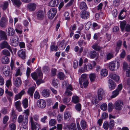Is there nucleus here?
<instances>
[{
    "instance_id": "nucleus-1",
    "label": "nucleus",
    "mask_w": 130,
    "mask_h": 130,
    "mask_svg": "<svg viewBox=\"0 0 130 130\" xmlns=\"http://www.w3.org/2000/svg\"><path fill=\"white\" fill-rule=\"evenodd\" d=\"M36 72L31 73V76L33 79L36 80L37 85H39L41 83H43L44 82L42 79L43 78V74L40 69H37Z\"/></svg>"
},
{
    "instance_id": "nucleus-2",
    "label": "nucleus",
    "mask_w": 130,
    "mask_h": 130,
    "mask_svg": "<svg viewBox=\"0 0 130 130\" xmlns=\"http://www.w3.org/2000/svg\"><path fill=\"white\" fill-rule=\"evenodd\" d=\"M3 74L5 76L9 77L11 79L12 73H11L10 67L8 66H5L3 68Z\"/></svg>"
},
{
    "instance_id": "nucleus-3",
    "label": "nucleus",
    "mask_w": 130,
    "mask_h": 130,
    "mask_svg": "<svg viewBox=\"0 0 130 130\" xmlns=\"http://www.w3.org/2000/svg\"><path fill=\"white\" fill-rule=\"evenodd\" d=\"M19 39L18 36L14 35L12 36L10 38V43L11 45L15 47L17 46L19 42Z\"/></svg>"
},
{
    "instance_id": "nucleus-4",
    "label": "nucleus",
    "mask_w": 130,
    "mask_h": 130,
    "mask_svg": "<svg viewBox=\"0 0 130 130\" xmlns=\"http://www.w3.org/2000/svg\"><path fill=\"white\" fill-rule=\"evenodd\" d=\"M57 12V9L55 8H52L47 12V16L50 19H52L55 16Z\"/></svg>"
},
{
    "instance_id": "nucleus-5",
    "label": "nucleus",
    "mask_w": 130,
    "mask_h": 130,
    "mask_svg": "<svg viewBox=\"0 0 130 130\" xmlns=\"http://www.w3.org/2000/svg\"><path fill=\"white\" fill-rule=\"evenodd\" d=\"M123 88L121 84H120L118 86L117 88L112 92V95L111 97V98H113L116 97L119 94V92L121 91Z\"/></svg>"
},
{
    "instance_id": "nucleus-6",
    "label": "nucleus",
    "mask_w": 130,
    "mask_h": 130,
    "mask_svg": "<svg viewBox=\"0 0 130 130\" xmlns=\"http://www.w3.org/2000/svg\"><path fill=\"white\" fill-rule=\"evenodd\" d=\"M37 105L38 107L41 109H43L46 107V103L44 100L40 99L37 101Z\"/></svg>"
},
{
    "instance_id": "nucleus-7",
    "label": "nucleus",
    "mask_w": 130,
    "mask_h": 130,
    "mask_svg": "<svg viewBox=\"0 0 130 130\" xmlns=\"http://www.w3.org/2000/svg\"><path fill=\"white\" fill-rule=\"evenodd\" d=\"M28 118L27 117L24 118L22 115L19 116L18 118V121L20 125H23V123L26 122V124L28 123Z\"/></svg>"
},
{
    "instance_id": "nucleus-8",
    "label": "nucleus",
    "mask_w": 130,
    "mask_h": 130,
    "mask_svg": "<svg viewBox=\"0 0 130 130\" xmlns=\"http://www.w3.org/2000/svg\"><path fill=\"white\" fill-rule=\"evenodd\" d=\"M115 109L117 110H121L123 106V103L121 100H118L115 103Z\"/></svg>"
},
{
    "instance_id": "nucleus-9",
    "label": "nucleus",
    "mask_w": 130,
    "mask_h": 130,
    "mask_svg": "<svg viewBox=\"0 0 130 130\" xmlns=\"http://www.w3.org/2000/svg\"><path fill=\"white\" fill-rule=\"evenodd\" d=\"M8 22L7 18L5 17H2L0 21V27L3 28H5L7 25Z\"/></svg>"
},
{
    "instance_id": "nucleus-10",
    "label": "nucleus",
    "mask_w": 130,
    "mask_h": 130,
    "mask_svg": "<svg viewBox=\"0 0 130 130\" xmlns=\"http://www.w3.org/2000/svg\"><path fill=\"white\" fill-rule=\"evenodd\" d=\"M0 47L2 49L7 48L9 49L11 52H12L10 46L8 45V43L7 41H4L2 42L0 44Z\"/></svg>"
},
{
    "instance_id": "nucleus-11",
    "label": "nucleus",
    "mask_w": 130,
    "mask_h": 130,
    "mask_svg": "<svg viewBox=\"0 0 130 130\" xmlns=\"http://www.w3.org/2000/svg\"><path fill=\"white\" fill-rule=\"evenodd\" d=\"M73 89L72 86L71 85L67 86L66 88V91L64 92L65 95L67 96L72 95V93L71 91L73 90Z\"/></svg>"
},
{
    "instance_id": "nucleus-12",
    "label": "nucleus",
    "mask_w": 130,
    "mask_h": 130,
    "mask_svg": "<svg viewBox=\"0 0 130 130\" xmlns=\"http://www.w3.org/2000/svg\"><path fill=\"white\" fill-rule=\"evenodd\" d=\"M30 121L31 125V129H36L38 128V130H39L40 127V124L34 122L33 120V118L31 117H30Z\"/></svg>"
},
{
    "instance_id": "nucleus-13",
    "label": "nucleus",
    "mask_w": 130,
    "mask_h": 130,
    "mask_svg": "<svg viewBox=\"0 0 130 130\" xmlns=\"http://www.w3.org/2000/svg\"><path fill=\"white\" fill-rule=\"evenodd\" d=\"M80 15L82 19H87L89 17L90 13L87 11H82L80 13Z\"/></svg>"
},
{
    "instance_id": "nucleus-14",
    "label": "nucleus",
    "mask_w": 130,
    "mask_h": 130,
    "mask_svg": "<svg viewBox=\"0 0 130 130\" xmlns=\"http://www.w3.org/2000/svg\"><path fill=\"white\" fill-rule=\"evenodd\" d=\"M104 94V92L102 88H100L98 89L97 94L98 99L100 101L102 100Z\"/></svg>"
},
{
    "instance_id": "nucleus-15",
    "label": "nucleus",
    "mask_w": 130,
    "mask_h": 130,
    "mask_svg": "<svg viewBox=\"0 0 130 130\" xmlns=\"http://www.w3.org/2000/svg\"><path fill=\"white\" fill-rule=\"evenodd\" d=\"M44 12L42 10L39 11L36 13L37 19L39 20H42L44 17Z\"/></svg>"
},
{
    "instance_id": "nucleus-16",
    "label": "nucleus",
    "mask_w": 130,
    "mask_h": 130,
    "mask_svg": "<svg viewBox=\"0 0 130 130\" xmlns=\"http://www.w3.org/2000/svg\"><path fill=\"white\" fill-rule=\"evenodd\" d=\"M59 3V0H51L48 3V6L51 7H54L58 6Z\"/></svg>"
},
{
    "instance_id": "nucleus-17",
    "label": "nucleus",
    "mask_w": 130,
    "mask_h": 130,
    "mask_svg": "<svg viewBox=\"0 0 130 130\" xmlns=\"http://www.w3.org/2000/svg\"><path fill=\"white\" fill-rule=\"evenodd\" d=\"M18 56L23 59H24L26 57L25 50L22 49L19 51L18 52Z\"/></svg>"
},
{
    "instance_id": "nucleus-18",
    "label": "nucleus",
    "mask_w": 130,
    "mask_h": 130,
    "mask_svg": "<svg viewBox=\"0 0 130 130\" xmlns=\"http://www.w3.org/2000/svg\"><path fill=\"white\" fill-rule=\"evenodd\" d=\"M10 117L12 118V121L13 122H16L17 119V116L15 114V111L13 109H12L10 113Z\"/></svg>"
},
{
    "instance_id": "nucleus-19",
    "label": "nucleus",
    "mask_w": 130,
    "mask_h": 130,
    "mask_svg": "<svg viewBox=\"0 0 130 130\" xmlns=\"http://www.w3.org/2000/svg\"><path fill=\"white\" fill-rule=\"evenodd\" d=\"M109 77L114 80L116 82H118L119 80V76L114 73H111L109 75Z\"/></svg>"
},
{
    "instance_id": "nucleus-20",
    "label": "nucleus",
    "mask_w": 130,
    "mask_h": 130,
    "mask_svg": "<svg viewBox=\"0 0 130 130\" xmlns=\"http://www.w3.org/2000/svg\"><path fill=\"white\" fill-rule=\"evenodd\" d=\"M25 93V92L24 90H22L18 94L15 95L14 98V101H16L19 99H20L22 96Z\"/></svg>"
},
{
    "instance_id": "nucleus-21",
    "label": "nucleus",
    "mask_w": 130,
    "mask_h": 130,
    "mask_svg": "<svg viewBox=\"0 0 130 130\" xmlns=\"http://www.w3.org/2000/svg\"><path fill=\"white\" fill-rule=\"evenodd\" d=\"M50 94V90L47 89H45L43 90L42 93V96L45 98H47L49 97Z\"/></svg>"
},
{
    "instance_id": "nucleus-22",
    "label": "nucleus",
    "mask_w": 130,
    "mask_h": 130,
    "mask_svg": "<svg viewBox=\"0 0 130 130\" xmlns=\"http://www.w3.org/2000/svg\"><path fill=\"white\" fill-rule=\"evenodd\" d=\"M7 36L5 32L2 30H0V41L3 40H6Z\"/></svg>"
},
{
    "instance_id": "nucleus-23",
    "label": "nucleus",
    "mask_w": 130,
    "mask_h": 130,
    "mask_svg": "<svg viewBox=\"0 0 130 130\" xmlns=\"http://www.w3.org/2000/svg\"><path fill=\"white\" fill-rule=\"evenodd\" d=\"M108 82L109 83V89L111 90H113L114 89L116 86L115 83L111 79H109Z\"/></svg>"
},
{
    "instance_id": "nucleus-24",
    "label": "nucleus",
    "mask_w": 130,
    "mask_h": 130,
    "mask_svg": "<svg viewBox=\"0 0 130 130\" xmlns=\"http://www.w3.org/2000/svg\"><path fill=\"white\" fill-rule=\"evenodd\" d=\"M21 103L20 101H18L15 103V105L16 108L19 111H22V109L21 106Z\"/></svg>"
},
{
    "instance_id": "nucleus-25",
    "label": "nucleus",
    "mask_w": 130,
    "mask_h": 130,
    "mask_svg": "<svg viewBox=\"0 0 130 130\" xmlns=\"http://www.w3.org/2000/svg\"><path fill=\"white\" fill-rule=\"evenodd\" d=\"M15 32L14 30L11 27L9 28L7 30L8 35L10 36H13Z\"/></svg>"
},
{
    "instance_id": "nucleus-26",
    "label": "nucleus",
    "mask_w": 130,
    "mask_h": 130,
    "mask_svg": "<svg viewBox=\"0 0 130 130\" xmlns=\"http://www.w3.org/2000/svg\"><path fill=\"white\" fill-rule=\"evenodd\" d=\"M87 75L86 74H82L81 76V79L79 80V84L80 85H82L83 82L84 81L87 80L86 79Z\"/></svg>"
},
{
    "instance_id": "nucleus-27",
    "label": "nucleus",
    "mask_w": 130,
    "mask_h": 130,
    "mask_svg": "<svg viewBox=\"0 0 130 130\" xmlns=\"http://www.w3.org/2000/svg\"><path fill=\"white\" fill-rule=\"evenodd\" d=\"M35 90V88L34 87H30L28 90L27 93L31 97H32Z\"/></svg>"
},
{
    "instance_id": "nucleus-28",
    "label": "nucleus",
    "mask_w": 130,
    "mask_h": 130,
    "mask_svg": "<svg viewBox=\"0 0 130 130\" xmlns=\"http://www.w3.org/2000/svg\"><path fill=\"white\" fill-rule=\"evenodd\" d=\"M67 127L69 130H76V129L75 123H72L69 125H67Z\"/></svg>"
},
{
    "instance_id": "nucleus-29",
    "label": "nucleus",
    "mask_w": 130,
    "mask_h": 130,
    "mask_svg": "<svg viewBox=\"0 0 130 130\" xmlns=\"http://www.w3.org/2000/svg\"><path fill=\"white\" fill-rule=\"evenodd\" d=\"M22 83V81L21 78L20 77H18L16 79L15 81V84L16 87H19L21 85Z\"/></svg>"
},
{
    "instance_id": "nucleus-30",
    "label": "nucleus",
    "mask_w": 130,
    "mask_h": 130,
    "mask_svg": "<svg viewBox=\"0 0 130 130\" xmlns=\"http://www.w3.org/2000/svg\"><path fill=\"white\" fill-rule=\"evenodd\" d=\"M80 8L83 10H85L87 8V7L86 3L84 2H82L80 5Z\"/></svg>"
},
{
    "instance_id": "nucleus-31",
    "label": "nucleus",
    "mask_w": 130,
    "mask_h": 130,
    "mask_svg": "<svg viewBox=\"0 0 130 130\" xmlns=\"http://www.w3.org/2000/svg\"><path fill=\"white\" fill-rule=\"evenodd\" d=\"M36 5L34 3H31L28 4L27 7L29 10L30 11L34 10L36 9Z\"/></svg>"
},
{
    "instance_id": "nucleus-32",
    "label": "nucleus",
    "mask_w": 130,
    "mask_h": 130,
    "mask_svg": "<svg viewBox=\"0 0 130 130\" xmlns=\"http://www.w3.org/2000/svg\"><path fill=\"white\" fill-rule=\"evenodd\" d=\"M116 67V65L113 62H111L109 63L108 68L111 71L115 70Z\"/></svg>"
},
{
    "instance_id": "nucleus-33",
    "label": "nucleus",
    "mask_w": 130,
    "mask_h": 130,
    "mask_svg": "<svg viewBox=\"0 0 130 130\" xmlns=\"http://www.w3.org/2000/svg\"><path fill=\"white\" fill-rule=\"evenodd\" d=\"M71 98L69 96H64L62 99L63 103L64 104H66L70 102Z\"/></svg>"
},
{
    "instance_id": "nucleus-34",
    "label": "nucleus",
    "mask_w": 130,
    "mask_h": 130,
    "mask_svg": "<svg viewBox=\"0 0 130 130\" xmlns=\"http://www.w3.org/2000/svg\"><path fill=\"white\" fill-rule=\"evenodd\" d=\"M80 124L81 126L83 129H84L86 128L87 124L85 120H82L80 121Z\"/></svg>"
},
{
    "instance_id": "nucleus-35",
    "label": "nucleus",
    "mask_w": 130,
    "mask_h": 130,
    "mask_svg": "<svg viewBox=\"0 0 130 130\" xmlns=\"http://www.w3.org/2000/svg\"><path fill=\"white\" fill-rule=\"evenodd\" d=\"M2 61L3 63L7 64L9 63V61L7 56H4L2 58Z\"/></svg>"
},
{
    "instance_id": "nucleus-36",
    "label": "nucleus",
    "mask_w": 130,
    "mask_h": 130,
    "mask_svg": "<svg viewBox=\"0 0 130 130\" xmlns=\"http://www.w3.org/2000/svg\"><path fill=\"white\" fill-rule=\"evenodd\" d=\"M31 57L30 56V59H28L27 60V64L29 67H31V63H34V61L35 60V58H32L31 59Z\"/></svg>"
},
{
    "instance_id": "nucleus-37",
    "label": "nucleus",
    "mask_w": 130,
    "mask_h": 130,
    "mask_svg": "<svg viewBox=\"0 0 130 130\" xmlns=\"http://www.w3.org/2000/svg\"><path fill=\"white\" fill-rule=\"evenodd\" d=\"M31 57L30 56V59H28L27 60V64L29 67H31V63H34V61L35 60V58H32L31 59Z\"/></svg>"
},
{
    "instance_id": "nucleus-38",
    "label": "nucleus",
    "mask_w": 130,
    "mask_h": 130,
    "mask_svg": "<svg viewBox=\"0 0 130 130\" xmlns=\"http://www.w3.org/2000/svg\"><path fill=\"white\" fill-rule=\"evenodd\" d=\"M22 103L23 106L24 108H26L28 107V101L27 98H25L23 101Z\"/></svg>"
},
{
    "instance_id": "nucleus-39",
    "label": "nucleus",
    "mask_w": 130,
    "mask_h": 130,
    "mask_svg": "<svg viewBox=\"0 0 130 130\" xmlns=\"http://www.w3.org/2000/svg\"><path fill=\"white\" fill-rule=\"evenodd\" d=\"M122 44V41L120 40H119L117 42L116 48V51L117 53L118 52L119 50L120 49Z\"/></svg>"
},
{
    "instance_id": "nucleus-40",
    "label": "nucleus",
    "mask_w": 130,
    "mask_h": 130,
    "mask_svg": "<svg viewBox=\"0 0 130 130\" xmlns=\"http://www.w3.org/2000/svg\"><path fill=\"white\" fill-rule=\"evenodd\" d=\"M91 100L92 104H95L98 103V100L97 96H96L92 97Z\"/></svg>"
},
{
    "instance_id": "nucleus-41",
    "label": "nucleus",
    "mask_w": 130,
    "mask_h": 130,
    "mask_svg": "<svg viewBox=\"0 0 130 130\" xmlns=\"http://www.w3.org/2000/svg\"><path fill=\"white\" fill-rule=\"evenodd\" d=\"M72 101L74 103H77L79 102V97L77 96H73L72 98Z\"/></svg>"
},
{
    "instance_id": "nucleus-42",
    "label": "nucleus",
    "mask_w": 130,
    "mask_h": 130,
    "mask_svg": "<svg viewBox=\"0 0 130 130\" xmlns=\"http://www.w3.org/2000/svg\"><path fill=\"white\" fill-rule=\"evenodd\" d=\"M100 27V26L96 23L94 22L92 23V29L94 30L99 29Z\"/></svg>"
},
{
    "instance_id": "nucleus-43",
    "label": "nucleus",
    "mask_w": 130,
    "mask_h": 130,
    "mask_svg": "<svg viewBox=\"0 0 130 130\" xmlns=\"http://www.w3.org/2000/svg\"><path fill=\"white\" fill-rule=\"evenodd\" d=\"M89 77L91 81L93 82L94 81L95 79L96 75L94 73H91L90 74Z\"/></svg>"
},
{
    "instance_id": "nucleus-44",
    "label": "nucleus",
    "mask_w": 130,
    "mask_h": 130,
    "mask_svg": "<svg viewBox=\"0 0 130 130\" xmlns=\"http://www.w3.org/2000/svg\"><path fill=\"white\" fill-rule=\"evenodd\" d=\"M13 4L19 7L22 3L20 0H11Z\"/></svg>"
},
{
    "instance_id": "nucleus-45",
    "label": "nucleus",
    "mask_w": 130,
    "mask_h": 130,
    "mask_svg": "<svg viewBox=\"0 0 130 130\" xmlns=\"http://www.w3.org/2000/svg\"><path fill=\"white\" fill-rule=\"evenodd\" d=\"M23 125H21L20 130H27L28 123L26 124V122L23 123Z\"/></svg>"
},
{
    "instance_id": "nucleus-46",
    "label": "nucleus",
    "mask_w": 130,
    "mask_h": 130,
    "mask_svg": "<svg viewBox=\"0 0 130 130\" xmlns=\"http://www.w3.org/2000/svg\"><path fill=\"white\" fill-rule=\"evenodd\" d=\"M97 53L94 51H91L90 53V56L92 58H95L96 56Z\"/></svg>"
},
{
    "instance_id": "nucleus-47",
    "label": "nucleus",
    "mask_w": 130,
    "mask_h": 130,
    "mask_svg": "<svg viewBox=\"0 0 130 130\" xmlns=\"http://www.w3.org/2000/svg\"><path fill=\"white\" fill-rule=\"evenodd\" d=\"M107 70L105 69H102L101 71V74L102 76H105L107 75Z\"/></svg>"
},
{
    "instance_id": "nucleus-48",
    "label": "nucleus",
    "mask_w": 130,
    "mask_h": 130,
    "mask_svg": "<svg viewBox=\"0 0 130 130\" xmlns=\"http://www.w3.org/2000/svg\"><path fill=\"white\" fill-rule=\"evenodd\" d=\"M92 67L91 64H88L87 65H85L84 66V69L87 71L90 70L92 68Z\"/></svg>"
},
{
    "instance_id": "nucleus-49",
    "label": "nucleus",
    "mask_w": 130,
    "mask_h": 130,
    "mask_svg": "<svg viewBox=\"0 0 130 130\" xmlns=\"http://www.w3.org/2000/svg\"><path fill=\"white\" fill-rule=\"evenodd\" d=\"M64 41L62 40L60 42L59 44V48L61 50H64L65 47L66 45L64 43Z\"/></svg>"
},
{
    "instance_id": "nucleus-50",
    "label": "nucleus",
    "mask_w": 130,
    "mask_h": 130,
    "mask_svg": "<svg viewBox=\"0 0 130 130\" xmlns=\"http://www.w3.org/2000/svg\"><path fill=\"white\" fill-rule=\"evenodd\" d=\"M56 123V120L55 119H51L50 120L49 122V125L51 126H54Z\"/></svg>"
},
{
    "instance_id": "nucleus-51",
    "label": "nucleus",
    "mask_w": 130,
    "mask_h": 130,
    "mask_svg": "<svg viewBox=\"0 0 130 130\" xmlns=\"http://www.w3.org/2000/svg\"><path fill=\"white\" fill-rule=\"evenodd\" d=\"M58 78L60 80H63L64 77V75L63 73L62 72H59L57 75Z\"/></svg>"
},
{
    "instance_id": "nucleus-52",
    "label": "nucleus",
    "mask_w": 130,
    "mask_h": 130,
    "mask_svg": "<svg viewBox=\"0 0 130 130\" xmlns=\"http://www.w3.org/2000/svg\"><path fill=\"white\" fill-rule=\"evenodd\" d=\"M106 59L107 60H109L113 57L114 55L112 53H109L106 54Z\"/></svg>"
},
{
    "instance_id": "nucleus-53",
    "label": "nucleus",
    "mask_w": 130,
    "mask_h": 130,
    "mask_svg": "<svg viewBox=\"0 0 130 130\" xmlns=\"http://www.w3.org/2000/svg\"><path fill=\"white\" fill-rule=\"evenodd\" d=\"M115 125V121L113 120H111L109 122V128L110 130H111L113 128Z\"/></svg>"
},
{
    "instance_id": "nucleus-54",
    "label": "nucleus",
    "mask_w": 130,
    "mask_h": 130,
    "mask_svg": "<svg viewBox=\"0 0 130 130\" xmlns=\"http://www.w3.org/2000/svg\"><path fill=\"white\" fill-rule=\"evenodd\" d=\"M126 25L125 21H123L120 23V27L122 31H123L125 29V27Z\"/></svg>"
},
{
    "instance_id": "nucleus-55",
    "label": "nucleus",
    "mask_w": 130,
    "mask_h": 130,
    "mask_svg": "<svg viewBox=\"0 0 130 130\" xmlns=\"http://www.w3.org/2000/svg\"><path fill=\"white\" fill-rule=\"evenodd\" d=\"M113 108V105L111 103H109L108 104V110L109 112H111Z\"/></svg>"
},
{
    "instance_id": "nucleus-56",
    "label": "nucleus",
    "mask_w": 130,
    "mask_h": 130,
    "mask_svg": "<svg viewBox=\"0 0 130 130\" xmlns=\"http://www.w3.org/2000/svg\"><path fill=\"white\" fill-rule=\"evenodd\" d=\"M9 127L10 130H15L16 125L14 123H11L9 124Z\"/></svg>"
},
{
    "instance_id": "nucleus-57",
    "label": "nucleus",
    "mask_w": 130,
    "mask_h": 130,
    "mask_svg": "<svg viewBox=\"0 0 130 130\" xmlns=\"http://www.w3.org/2000/svg\"><path fill=\"white\" fill-rule=\"evenodd\" d=\"M2 53L4 55L6 56H10V54L9 52L7 50L4 49L3 50Z\"/></svg>"
},
{
    "instance_id": "nucleus-58",
    "label": "nucleus",
    "mask_w": 130,
    "mask_h": 130,
    "mask_svg": "<svg viewBox=\"0 0 130 130\" xmlns=\"http://www.w3.org/2000/svg\"><path fill=\"white\" fill-rule=\"evenodd\" d=\"M103 128L105 130H107L109 128V124L107 121L105 122L103 124Z\"/></svg>"
},
{
    "instance_id": "nucleus-59",
    "label": "nucleus",
    "mask_w": 130,
    "mask_h": 130,
    "mask_svg": "<svg viewBox=\"0 0 130 130\" xmlns=\"http://www.w3.org/2000/svg\"><path fill=\"white\" fill-rule=\"evenodd\" d=\"M92 48L96 51H99L101 48V47L98 46L97 44H94L92 46Z\"/></svg>"
},
{
    "instance_id": "nucleus-60",
    "label": "nucleus",
    "mask_w": 130,
    "mask_h": 130,
    "mask_svg": "<svg viewBox=\"0 0 130 130\" xmlns=\"http://www.w3.org/2000/svg\"><path fill=\"white\" fill-rule=\"evenodd\" d=\"M34 97L35 99H39L40 98V96L39 93L37 91H35L34 95Z\"/></svg>"
},
{
    "instance_id": "nucleus-61",
    "label": "nucleus",
    "mask_w": 130,
    "mask_h": 130,
    "mask_svg": "<svg viewBox=\"0 0 130 130\" xmlns=\"http://www.w3.org/2000/svg\"><path fill=\"white\" fill-rule=\"evenodd\" d=\"M76 109L78 111H80L81 109V105L80 103L77 104L75 106Z\"/></svg>"
},
{
    "instance_id": "nucleus-62",
    "label": "nucleus",
    "mask_w": 130,
    "mask_h": 130,
    "mask_svg": "<svg viewBox=\"0 0 130 130\" xmlns=\"http://www.w3.org/2000/svg\"><path fill=\"white\" fill-rule=\"evenodd\" d=\"M9 117L7 116L6 115L4 117L3 119V123L4 124H6L9 120Z\"/></svg>"
},
{
    "instance_id": "nucleus-63",
    "label": "nucleus",
    "mask_w": 130,
    "mask_h": 130,
    "mask_svg": "<svg viewBox=\"0 0 130 130\" xmlns=\"http://www.w3.org/2000/svg\"><path fill=\"white\" fill-rule=\"evenodd\" d=\"M107 108V105L106 103H104L100 106L101 109L103 110H105Z\"/></svg>"
},
{
    "instance_id": "nucleus-64",
    "label": "nucleus",
    "mask_w": 130,
    "mask_h": 130,
    "mask_svg": "<svg viewBox=\"0 0 130 130\" xmlns=\"http://www.w3.org/2000/svg\"><path fill=\"white\" fill-rule=\"evenodd\" d=\"M9 5L8 2H4L3 6V9L5 10L7 8Z\"/></svg>"
}]
</instances>
